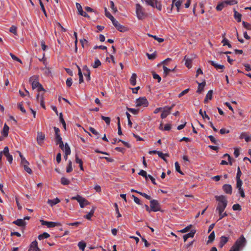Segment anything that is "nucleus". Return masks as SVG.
Listing matches in <instances>:
<instances>
[{"label":"nucleus","mask_w":251,"mask_h":251,"mask_svg":"<svg viewBox=\"0 0 251 251\" xmlns=\"http://www.w3.org/2000/svg\"><path fill=\"white\" fill-rule=\"evenodd\" d=\"M215 198L218 202L216 210L220 212V213L221 211H224L227 206L228 203L226 197L224 195L215 196Z\"/></svg>","instance_id":"1"},{"label":"nucleus","mask_w":251,"mask_h":251,"mask_svg":"<svg viewBox=\"0 0 251 251\" xmlns=\"http://www.w3.org/2000/svg\"><path fill=\"white\" fill-rule=\"evenodd\" d=\"M247 240L244 235H242L235 242L229 251H240L246 245Z\"/></svg>","instance_id":"2"},{"label":"nucleus","mask_w":251,"mask_h":251,"mask_svg":"<svg viewBox=\"0 0 251 251\" xmlns=\"http://www.w3.org/2000/svg\"><path fill=\"white\" fill-rule=\"evenodd\" d=\"M136 13L139 20H143L146 17V14L142 6L139 3L136 4Z\"/></svg>","instance_id":"3"},{"label":"nucleus","mask_w":251,"mask_h":251,"mask_svg":"<svg viewBox=\"0 0 251 251\" xmlns=\"http://www.w3.org/2000/svg\"><path fill=\"white\" fill-rule=\"evenodd\" d=\"M71 199L72 200H76L79 202L80 206L81 208H84L85 206L89 205L90 203L88 201L79 195L73 197Z\"/></svg>","instance_id":"4"},{"label":"nucleus","mask_w":251,"mask_h":251,"mask_svg":"<svg viewBox=\"0 0 251 251\" xmlns=\"http://www.w3.org/2000/svg\"><path fill=\"white\" fill-rule=\"evenodd\" d=\"M136 107H147L149 105V102L146 97H140L136 100Z\"/></svg>","instance_id":"5"},{"label":"nucleus","mask_w":251,"mask_h":251,"mask_svg":"<svg viewBox=\"0 0 251 251\" xmlns=\"http://www.w3.org/2000/svg\"><path fill=\"white\" fill-rule=\"evenodd\" d=\"M145 2L148 5H150L153 8H156L159 11L161 10V4L160 2H158L157 0H145Z\"/></svg>","instance_id":"6"},{"label":"nucleus","mask_w":251,"mask_h":251,"mask_svg":"<svg viewBox=\"0 0 251 251\" xmlns=\"http://www.w3.org/2000/svg\"><path fill=\"white\" fill-rule=\"evenodd\" d=\"M151 210L153 212L160 211V205L158 201L156 200H152L150 201Z\"/></svg>","instance_id":"7"},{"label":"nucleus","mask_w":251,"mask_h":251,"mask_svg":"<svg viewBox=\"0 0 251 251\" xmlns=\"http://www.w3.org/2000/svg\"><path fill=\"white\" fill-rule=\"evenodd\" d=\"M29 81L31 82L33 89L37 88L38 91H45L42 85L37 80H33L32 77L29 78Z\"/></svg>","instance_id":"8"},{"label":"nucleus","mask_w":251,"mask_h":251,"mask_svg":"<svg viewBox=\"0 0 251 251\" xmlns=\"http://www.w3.org/2000/svg\"><path fill=\"white\" fill-rule=\"evenodd\" d=\"M113 25L120 32H125L126 31V28L123 25L119 24V23L114 18L111 21Z\"/></svg>","instance_id":"9"},{"label":"nucleus","mask_w":251,"mask_h":251,"mask_svg":"<svg viewBox=\"0 0 251 251\" xmlns=\"http://www.w3.org/2000/svg\"><path fill=\"white\" fill-rule=\"evenodd\" d=\"M41 224L43 226H46L50 228L55 227L56 226H60V224L59 223H56L53 222H48L43 220H40Z\"/></svg>","instance_id":"10"},{"label":"nucleus","mask_w":251,"mask_h":251,"mask_svg":"<svg viewBox=\"0 0 251 251\" xmlns=\"http://www.w3.org/2000/svg\"><path fill=\"white\" fill-rule=\"evenodd\" d=\"M76 6L78 11L79 14L85 17H87L88 18H90V16L88 15V14H87L86 12L83 11L82 6L79 3H76Z\"/></svg>","instance_id":"11"},{"label":"nucleus","mask_w":251,"mask_h":251,"mask_svg":"<svg viewBox=\"0 0 251 251\" xmlns=\"http://www.w3.org/2000/svg\"><path fill=\"white\" fill-rule=\"evenodd\" d=\"M45 136L44 134L41 132H38L37 136V141L38 144L40 145H41L43 143V141L45 139Z\"/></svg>","instance_id":"12"},{"label":"nucleus","mask_w":251,"mask_h":251,"mask_svg":"<svg viewBox=\"0 0 251 251\" xmlns=\"http://www.w3.org/2000/svg\"><path fill=\"white\" fill-rule=\"evenodd\" d=\"M29 251H40V249L38 247V243L36 240H35L31 243Z\"/></svg>","instance_id":"13"},{"label":"nucleus","mask_w":251,"mask_h":251,"mask_svg":"<svg viewBox=\"0 0 251 251\" xmlns=\"http://www.w3.org/2000/svg\"><path fill=\"white\" fill-rule=\"evenodd\" d=\"M223 189L224 192L228 194H231L232 192V188L230 184H225L223 186Z\"/></svg>","instance_id":"14"},{"label":"nucleus","mask_w":251,"mask_h":251,"mask_svg":"<svg viewBox=\"0 0 251 251\" xmlns=\"http://www.w3.org/2000/svg\"><path fill=\"white\" fill-rule=\"evenodd\" d=\"M13 224L19 226H25L26 225V222L22 219H18L13 221Z\"/></svg>","instance_id":"15"},{"label":"nucleus","mask_w":251,"mask_h":251,"mask_svg":"<svg viewBox=\"0 0 251 251\" xmlns=\"http://www.w3.org/2000/svg\"><path fill=\"white\" fill-rule=\"evenodd\" d=\"M183 60L185 61V65L188 68H191L192 67V58H189L186 55Z\"/></svg>","instance_id":"16"},{"label":"nucleus","mask_w":251,"mask_h":251,"mask_svg":"<svg viewBox=\"0 0 251 251\" xmlns=\"http://www.w3.org/2000/svg\"><path fill=\"white\" fill-rule=\"evenodd\" d=\"M208 62L213 66H214L217 70H223L225 68V66L222 65H219L216 63H215L213 61H208Z\"/></svg>","instance_id":"17"},{"label":"nucleus","mask_w":251,"mask_h":251,"mask_svg":"<svg viewBox=\"0 0 251 251\" xmlns=\"http://www.w3.org/2000/svg\"><path fill=\"white\" fill-rule=\"evenodd\" d=\"M228 241V238L224 236L221 237L220 242L219 243V247L222 248Z\"/></svg>","instance_id":"18"},{"label":"nucleus","mask_w":251,"mask_h":251,"mask_svg":"<svg viewBox=\"0 0 251 251\" xmlns=\"http://www.w3.org/2000/svg\"><path fill=\"white\" fill-rule=\"evenodd\" d=\"M9 128L8 126L5 124L3 126V128L2 131H1V134L4 137H6L8 136V131H9Z\"/></svg>","instance_id":"19"},{"label":"nucleus","mask_w":251,"mask_h":251,"mask_svg":"<svg viewBox=\"0 0 251 251\" xmlns=\"http://www.w3.org/2000/svg\"><path fill=\"white\" fill-rule=\"evenodd\" d=\"M195 233H196V231L195 230H191L189 233L184 235L183 236L184 241L186 242V240L189 238H190V237L193 238L194 236V235H195Z\"/></svg>","instance_id":"20"},{"label":"nucleus","mask_w":251,"mask_h":251,"mask_svg":"<svg viewBox=\"0 0 251 251\" xmlns=\"http://www.w3.org/2000/svg\"><path fill=\"white\" fill-rule=\"evenodd\" d=\"M212 94H213V91L212 90H209L208 93H207L206 97L204 100V103H207L208 101V100H211L212 98Z\"/></svg>","instance_id":"21"},{"label":"nucleus","mask_w":251,"mask_h":251,"mask_svg":"<svg viewBox=\"0 0 251 251\" xmlns=\"http://www.w3.org/2000/svg\"><path fill=\"white\" fill-rule=\"evenodd\" d=\"M163 109L162 113L161 114V118L162 119H165L170 114L171 112L167 108H165V107Z\"/></svg>","instance_id":"22"},{"label":"nucleus","mask_w":251,"mask_h":251,"mask_svg":"<svg viewBox=\"0 0 251 251\" xmlns=\"http://www.w3.org/2000/svg\"><path fill=\"white\" fill-rule=\"evenodd\" d=\"M60 201V200L57 198L53 200H48V203L50 204V206H52Z\"/></svg>","instance_id":"23"},{"label":"nucleus","mask_w":251,"mask_h":251,"mask_svg":"<svg viewBox=\"0 0 251 251\" xmlns=\"http://www.w3.org/2000/svg\"><path fill=\"white\" fill-rule=\"evenodd\" d=\"M136 78H137V75L136 74L133 73L132 74L130 79V82L131 85L132 86H135L136 84Z\"/></svg>","instance_id":"24"},{"label":"nucleus","mask_w":251,"mask_h":251,"mask_svg":"<svg viewBox=\"0 0 251 251\" xmlns=\"http://www.w3.org/2000/svg\"><path fill=\"white\" fill-rule=\"evenodd\" d=\"M198 84L199 86L197 92L198 93H201L203 90L204 87L205 85V82L204 81L201 83H198Z\"/></svg>","instance_id":"25"},{"label":"nucleus","mask_w":251,"mask_h":251,"mask_svg":"<svg viewBox=\"0 0 251 251\" xmlns=\"http://www.w3.org/2000/svg\"><path fill=\"white\" fill-rule=\"evenodd\" d=\"M18 152L19 153V156L21 159V165H22L25 164H29V162L25 159V158L22 154L21 152L20 151H18Z\"/></svg>","instance_id":"26"},{"label":"nucleus","mask_w":251,"mask_h":251,"mask_svg":"<svg viewBox=\"0 0 251 251\" xmlns=\"http://www.w3.org/2000/svg\"><path fill=\"white\" fill-rule=\"evenodd\" d=\"M77 68H78V75H79V83H81L83 82V75L80 67L77 65Z\"/></svg>","instance_id":"27"},{"label":"nucleus","mask_w":251,"mask_h":251,"mask_svg":"<svg viewBox=\"0 0 251 251\" xmlns=\"http://www.w3.org/2000/svg\"><path fill=\"white\" fill-rule=\"evenodd\" d=\"M75 162L76 163L79 164L80 170L83 171V161L81 159L78 158L77 155H75Z\"/></svg>","instance_id":"28"},{"label":"nucleus","mask_w":251,"mask_h":251,"mask_svg":"<svg viewBox=\"0 0 251 251\" xmlns=\"http://www.w3.org/2000/svg\"><path fill=\"white\" fill-rule=\"evenodd\" d=\"M226 6V2L223 1L217 5L216 9L217 11H221Z\"/></svg>","instance_id":"29"},{"label":"nucleus","mask_w":251,"mask_h":251,"mask_svg":"<svg viewBox=\"0 0 251 251\" xmlns=\"http://www.w3.org/2000/svg\"><path fill=\"white\" fill-rule=\"evenodd\" d=\"M95 208L93 207L90 211L89 212V213L85 215L84 217L88 220H90L92 216L93 215L94 212H95Z\"/></svg>","instance_id":"30"},{"label":"nucleus","mask_w":251,"mask_h":251,"mask_svg":"<svg viewBox=\"0 0 251 251\" xmlns=\"http://www.w3.org/2000/svg\"><path fill=\"white\" fill-rule=\"evenodd\" d=\"M65 151V155H66V158H67V156L71 153V150L68 146V145L66 143L65 145V147L64 148V150Z\"/></svg>","instance_id":"31"},{"label":"nucleus","mask_w":251,"mask_h":251,"mask_svg":"<svg viewBox=\"0 0 251 251\" xmlns=\"http://www.w3.org/2000/svg\"><path fill=\"white\" fill-rule=\"evenodd\" d=\"M50 236V235L47 232H44L43 234H40L38 236V239L39 240H43L44 239L48 238Z\"/></svg>","instance_id":"32"},{"label":"nucleus","mask_w":251,"mask_h":251,"mask_svg":"<svg viewBox=\"0 0 251 251\" xmlns=\"http://www.w3.org/2000/svg\"><path fill=\"white\" fill-rule=\"evenodd\" d=\"M234 16V18L237 20L238 22H240L241 21L242 15L240 13L235 10Z\"/></svg>","instance_id":"33"},{"label":"nucleus","mask_w":251,"mask_h":251,"mask_svg":"<svg viewBox=\"0 0 251 251\" xmlns=\"http://www.w3.org/2000/svg\"><path fill=\"white\" fill-rule=\"evenodd\" d=\"M89 130L96 136L97 139L99 138L100 134L94 128L92 127H90Z\"/></svg>","instance_id":"34"},{"label":"nucleus","mask_w":251,"mask_h":251,"mask_svg":"<svg viewBox=\"0 0 251 251\" xmlns=\"http://www.w3.org/2000/svg\"><path fill=\"white\" fill-rule=\"evenodd\" d=\"M215 239V232L213 231L208 236V243L212 242Z\"/></svg>","instance_id":"35"},{"label":"nucleus","mask_w":251,"mask_h":251,"mask_svg":"<svg viewBox=\"0 0 251 251\" xmlns=\"http://www.w3.org/2000/svg\"><path fill=\"white\" fill-rule=\"evenodd\" d=\"M117 126H118V134L119 135H122V131L121 130V125H120V119L119 117H117Z\"/></svg>","instance_id":"36"},{"label":"nucleus","mask_w":251,"mask_h":251,"mask_svg":"<svg viewBox=\"0 0 251 251\" xmlns=\"http://www.w3.org/2000/svg\"><path fill=\"white\" fill-rule=\"evenodd\" d=\"M185 0H178L177 1L175 2V6L177 8V12L179 11L180 7L181 4Z\"/></svg>","instance_id":"37"},{"label":"nucleus","mask_w":251,"mask_h":251,"mask_svg":"<svg viewBox=\"0 0 251 251\" xmlns=\"http://www.w3.org/2000/svg\"><path fill=\"white\" fill-rule=\"evenodd\" d=\"M224 2H226V6L227 5H233L237 3L236 0H225Z\"/></svg>","instance_id":"38"},{"label":"nucleus","mask_w":251,"mask_h":251,"mask_svg":"<svg viewBox=\"0 0 251 251\" xmlns=\"http://www.w3.org/2000/svg\"><path fill=\"white\" fill-rule=\"evenodd\" d=\"M199 114L202 116L203 119H207L208 120H210L209 116L206 114V112H202L201 109L199 111Z\"/></svg>","instance_id":"39"},{"label":"nucleus","mask_w":251,"mask_h":251,"mask_svg":"<svg viewBox=\"0 0 251 251\" xmlns=\"http://www.w3.org/2000/svg\"><path fill=\"white\" fill-rule=\"evenodd\" d=\"M70 183V181L69 179L67 178L62 177L61 178V183L64 185H66L69 184Z\"/></svg>","instance_id":"40"},{"label":"nucleus","mask_w":251,"mask_h":251,"mask_svg":"<svg viewBox=\"0 0 251 251\" xmlns=\"http://www.w3.org/2000/svg\"><path fill=\"white\" fill-rule=\"evenodd\" d=\"M29 164H23L22 166H23L24 170L29 174H31L32 173V170L28 166Z\"/></svg>","instance_id":"41"},{"label":"nucleus","mask_w":251,"mask_h":251,"mask_svg":"<svg viewBox=\"0 0 251 251\" xmlns=\"http://www.w3.org/2000/svg\"><path fill=\"white\" fill-rule=\"evenodd\" d=\"M159 157H160L161 159H162L165 162H167V159L165 158V156H169V154L168 153H163L162 152L160 151L158 154Z\"/></svg>","instance_id":"42"},{"label":"nucleus","mask_w":251,"mask_h":251,"mask_svg":"<svg viewBox=\"0 0 251 251\" xmlns=\"http://www.w3.org/2000/svg\"><path fill=\"white\" fill-rule=\"evenodd\" d=\"M175 169H176V172H177L178 173H179V174H180L181 175L183 174V173L180 170V167L179 164L178 163V162H175Z\"/></svg>","instance_id":"43"},{"label":"nucleus","mask_w":251,"mask_h":251,"mask_svg":"<svg viewBox=\"0 0 251 251\" xmlns=\"http://www.w3.org/2000/svg\"><path fill=\"white\" fill-rule=\"evenodd\" d=\"M86 246V243L83 241L79 242L78 243V246L79 247V249L80 250H82V251H84Z\"/></svg>","instance_id":"44"},{"label":"nucleus","mask_w":251,"mask_h":251,"mask_svg":"<svg viewBox=\"0 0 251 251\" xmlns=\"http://www.w3.org/2000/svg\"><path fill=\"white\" fill-rule=\"evenodd\" d=\"M104 11L106 17L109 18L111 21L114 19V17L108 11L106 8H105Z\"/></svg>","instance_id":"45"},{"label":"nucleus","mask_w":251,"mask_h":251,"mask_svg":"<svg viewBox=\"0 0 251 251\" xmlns=\"http://www.w3.org/2000/svg\"><path fill=\"white\" fill-rule=\"evenodd\" d=\"M73 171V168L72 166V162L71 160L69 161V163L67 166V167L66 168V172L67 173H70Z\"/></svg>","instance_id":"46"},{"label":"nucleus","mask_w":251,"mask_h":251,"mask_svg":"<svg viewBox=\"0 0 251 251\" xmlns=\"http://www.w3.org/2000/svg\"><path fill=\"white\" fill-rule=\"evenodd\" d=\"M101 65V62L98 59H96L95 61L94 64L92 65L94 68H97Z\"/></svg>","instance_id":"47"},{"label":"nucleus","mask_w":251,"mask_h":251,"mask_svg":"<svg viewBox=\"0 0 251 251\" xmlns=\"http://www.w3.org/2000/svg\"><path fill=\"white\" fill-rule=\"evenodd\" d=\"M222 43L223 44V46H225L226 45H227L228 48H231V44L229 43V41L228 40L226 39V38H224L222 41Z\"/></svg>","instance_id":"48"},{"label":"nucleus","mask_w":251,"mask_h":251,"mask_svg":"<svg viewBox=\"0 0 251 251\" xmlns=\"http://www.w3.org/2000/svg\"><path fill=\"white\" fill-rule=\"evenodd\" d=\"M127 110L133 114L136 115L139 112V109L127 107Z\"/></svg>","instance_id":"49"},{"label":"nucleus","mask_w":251,"mask_h":251,"mask_svg":"<svg viewBox=\"0 0 251 251\" xmlns=\"http://www.w3.org/2000/svg\"><path fill=\"white\" fill-rule=\"evenodd\" d=\"M138 175L144 177L146 179H147L148 176V175H147V172L143 170H141L139 172V173H138Z\"/></svg>","instance_id":"50"},{"label":"nucleus","mask_w":251,"mask_h":251,"mask_svg":"<svg viewBox=\"0 0 251 251\" xmlns=\"http://www.w3.org/2000/svg\"><path fill=\"white\" fill-rule=\"evenodd\" d=\"M152 76L154 79L157 80L158 82H160L161 81V77L158 74H156L155 73H154V72L152 73Z\"/></svg>","instance_id":"51"},{"label":"nucleus","mask_w":251,"mask_h":251,"mask_svg":"<svg viewBox=\"0 0 251 251\" xmlns=\"http://www.w3.org/2000/svg\"><path fill=\"white\" fill-rule=\"evenodd\" d=\"M243 25L248 30H251V25L248 23L243 21L242 23Z\"/></svg>","instance_id":"52"},{"label":"nucleus","mask_w":251,"mask_h":251,"mask_svg":"<svg viewBox=\"0 0 251 251\" xmlns=\"http://www.w3.org/2000/svg\"><path fill=\"white\" fill-rule=\"evenodd\" d=\"M101 118L102 120L104 121L107 125H109L110 122V118L108 117H105L104 116H101Z\"/></svg>","instance_id":"53"},{"label":"nucleus","mask_w":251,"mask_h":251,"mask_svg":"<svg viewBox=\"0 0 251 251\" xmlns=\"http://www.w3.org/2000/svg\"><path fill=\"white\" fill-rule=\"evenodd\" d=\"M232 209L233 210H241V206L239 204H235L232 206Z\"/></svg>","instance_id":"54"},{"label":"nucleus","mask_w":251,"mask_h":251,"mask_svg":"<svg viewBox=\"0 0 251 251\" xmlns=\"http://www.w3.org/2000/svg\"><path fill=\"white\" fill-rule=\"evenodd\" d=\"M90 74V70H87L86 72H84V75L86 76L87 81H89L91 79Z\"/></svg>","instance_id":"55"},{"label":"nucleus","mask_w":251,"mask_h":251,"mask_svg":"<svg viewBox=\"0 0 251 251\" xmlns=\"http://www.w3.org/2000/svg\"><path fill=\"white\" fill-rule=\"evenodd\" d=\"M242 175V172L239 167L237 168V172L236 175V179H241L240 177Z\"/></svg>","instance_id":"56"},{"label":"nucleus","mask_w":251,"mask_h":251,"mask_svg":"<svg viewBox=\"0 0 251 251\" xmlns=\"http://www.w3.org/2000/svg\"><path fill=\"white\" fill-rule=\"evenodd\" d=\"M147 55L148 56V58L150 60H153L156 57V54L155 53H153L151 54H149L148 53H147Z\"/></svg>","instance_id":"57"},{"label":"nucleus","mask_w":251,"mask_h":251,"mask_svg":"<svg viewBox=\"0 0 251 251\" xmlns=\"http://www.w3.org/2000/svg\"><path fill=\"white\" fill-rule=\"evenodd\" d=\"M10 55L13 60L17 61L21 63H22V61H21V60L18 58L17 56H16L15 55H14L13 53H10Z\"/></svg>","instance_id":"58"},{"label":"nucleus","mask_w":251,"mask_h":251,"mask_svg":"<svg viewBox=\"0 0 251 251\" xmlns=\"http://www.w3.org/2000/svg\"><path fill=\"white\" fill-rule=\"evenodd\" d=\"M236 188L237 189L242 188V185L243 184L242 181L241 179H236Z\"/></svg>","instance_id":"59"},{"label":"nucleus","mask_w":251,"mask_h":251,"mask_svg":"<svg viewBox=\"0 0 251 251\" xmlns=\"http://www.w3.org/2000/svg\"><path fill=\"white\" fill-rule=\"evenodd\" d=\"M223 212L224 211H221V213H220V212H218L219 216H220L218 220H220L222 219L224 217L227 216V214L226 212H225L224 213H223Z\"/></svg>","instance_id":"60"},{"label":"nucleus","mask_w":251,"mask_h":251,"mask_svg":"<svg viewBox=\"0 0 251 251\" xmlns=\"http://www.w3.org/2000/svg\"><path fill=\"white\" fill-rule=\"evenodd\" d=\"M191 226H192V225H190L187 226H186V227H185L184 228L181 229L180 230V232H181V233H185V232H188L190 229V228H191Z\"/></svg>","instance_id":"61"},{"label":"nucleus","mask_w":251,"mask_h":251,"mask_svg":"<svg viewBox=\"0 0 251 251\" xmlns=\"http://www.w3.org/2000/svg\"><path fill=\"white\" fill-rule=\"evenodd\" d=\"M164 73L165 75V76H166L170 72H171V70L168 68L167 67L163 66V67Z\"/></svg>","instance_id":"62"},{"label":"nucleus","mask_w":251,"mask_h":251,"mask_svg":"<svg viewBox=\"0 0 251 251\" xmlns=\"http://www.w3.org/2000/svg\"><path fill=\"white\" fill-rule=\"evenodd\" d=\"M10 32L16 35L17 34V27L14 25H12L9 29Z\"/></svg>","instance_id":"63"},{"label":"nucleus","mask_w":251,"mask_h":251,"mask_svg":"<svg viewBox=\"0 0 251 251\" xmlns=\"http://www.w3.org/2000/svg\"><path fill=\"white\" fill-rule=\"evenodd\" d=\"M66 85L70 87L72 85V79L71 77L68 78L66 81Z\"/></svg>","instance_id":"64"}]
</instances>
